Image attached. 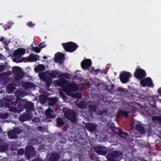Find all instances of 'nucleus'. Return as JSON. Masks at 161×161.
Segmentation results:
<instances>
[{
	"label": "nucleus",
	"instance_id": "obj_1",
	"mask_svg": "<svg viewBox=\"0 0 161 161\" xmlns=\"http://www.w3.org/2000/svg\"><path fill=\"white\" fill-rule=\"evenodd\" d=\"M62 45L65 51L70 53L74 52L78 47L76 43L71 42L63 43Z\"/></svg>",
	"mask_w": 161,
	"mask_h": 161
},
{
	"label": "nucleus",
	"instance_id": "obj_2",
	"mask_svg": "<svg viewBox=\"0 0 161 161\" xmlns=\"http://www.w3.org/2000/svg\"><path fill=\"white\" fill-rule=\"evenodd\" d=\"M78 89L77 85L75 83H71L67 84L63 88V91L66 92L67 95L71 96V93L73 92Z\"/></svg>",
	"mask_w": 161,
	"mask_h": 161
},
{
	"label": "nucleus",
	"instance_id": "obj_3",
	"mask_svg": "<svg viewBox=\"0 0 161 161\" xmlns=\"http://www.w3.org/2000/svg\"><path fill=\"white\" fill-rule=\"evenodd\" d=\"M12 71L14 75V78L18 80L23 78L24 74L21 68L19 66H14L12 68Z\"/></svg>",
	"mask_w": 161,
	"mask_h": 161
},
{
	"label": "nucleus",
	"instance_id": "obj_4",
	"mask_svg": "<svg viewBox=\"0 0 161 161\" xmlns=\"http://www.w3.org/2000/svg\"><path fill=\"white\" fill-rule=\"evenodd\" d=\"M131 77L130 73L125 71L122 72L119 76L120 81L123 84L128 82L130 78Z\"/></svg>",
	"mask_w": 161,
	"mask_h": 161
},
{
	"label": "nucleus",
	"instance_id": "obj_5",
	"mask_svg": "<svg viewBox=\"0 0 161 161\" xmlns=\"http://www.w3.org/2000/svg\"><path fill=\"white\" fill-rule=\"evenodd\" d=\"M40 78L46 83V86L49 87L51 85L52 79L51 78L47 76L44 72L39 73L38 74Z\"/></svg>",
	"mask_w": 161,
	"mask_h": 161
},
{
	"label": "nucleus",
	"instance_id": "obj_6",
	"mask_svg": "<svg viewBox=\"0 0 161 161\" xmlns=\"http://www.w3.org/2000/svg\"><path fill=\"white\" fill-rule=\"evenodd\" d=\"M146 75L145 70L142 69H136L134 73V76L136 79H142L144 78Z\"/></svg>",
	"mask_w": 161,
	"mask_h": 161
},
{
	"label": "nucleus",
	"instance_id": "obj_7",
	"mask_svg": "<svg viewBox=\"0 0 161 161\" xmlns=\"http://www.w3.org/2000/svg\"><path fill=\"white\" fill-rule=\"evenodd\" d=\"M95 151L98 155L105 156L107 153V151L105 147L97 145L94 147Z\"/></svg>",
	"mask_w": 161,
	"mask_h": 161
},
{
	"label": "nucleus",
	"instance_id": "obj_8",
	"mask_svg": "<svg viewBox=\"0 0 161 161\" xmlns=\"http://www.w3.org/2000/svg\"><path fill=\"white\" fill-rule=\"evenodd\" d=\"M141 85L143 87L147 86H152L153 85V83L150 77H147L140 81Z\"/></svg>",
	"mask_w": 161,
	"mask_h": 161
},
{
	"label": "nucleus",
	"instance_id": "obj_9",
	"mask_svg": "<svg viewBox=\"0 0 161 161\" xmlns=\"http://www.w3.org/2000/svg\"><path fill=\"white\" fill-rule=\"evenodd\" d=\"M67 118L71 122L75 124L76 123L77 121L76 118V114L74 111H69L67 113Z\"/></svg>",
	"mask_w": 161,
	"mask_h": 161
},
{
	"label": "nucleus",
	"instance_id": "obj_10",
	"mask_svg": "<svg viewBox=\"0 0 161 161\" xmlns=\"http://www.w3.org/2000/svg\"><path fill=\"white\" fill-rule=\"evenodd\" d=\"M34 148L32 146L29 145L26 146L25 149V156L28 158H30L34 153Z\"/></svg>",
	"mask_w": 161,
	"mask_h": 161
},
{
	"label": "nucleus",
	"instance_id": "obj_11",
	"mask_svg": "<svg viewBox=\"0 0 161 161\" xmlns=\"http://www.w3.org/2000/svg\"><path fill=\"white\" fill-rule=\"evenodd\" d=\"M92 62L91 59H86L83 60L81 63V66L83 69H86L91 66Z\"/></svg>",
	"mask_w": 161,
	"mask_h": 161
},
{
	"label": "nucleus",
	"instance_id": "obj_12",
	"mask_svg": "<svg viewBox=\"0 0 161 161\" xmlns=\"http://www.w3.org/2000/svg\"><path fill=\"white\" fill-rule=\"evenodd\" d=\"M64 55L62 53H57L55 55L54 60L56 63L58 62L60 64L63 63L62 61L64 60Z\"/></svg>",
	"mask_w": 161,
	"mask_h": 161
},
{
	"label": "nucleus",
	"instance_id": "obj_13",
	"mask_svg": "<svg viewBox=\"0 0 161 161\" xmlns=\"http://www.w3.org/2000/svg\"><path fill=\"white\" fill-rule=\"evenodd\" d=\"M20 134L19 131L17 129H15L8 133V135L9 137L11 139H16L17 138V134Z\"/></svg>",
	"mask_w": 161,
	"mask_h": 161
},
{
	"label": "nucleus",
	"instance_id": "obj_14",
	"mask_svg": "<svg viewBox=\"0 0 161 161\" xmlns=\"http://www.w3.org/2000/svg\"><path fill=\"white\" fill-rule=\"evenodd\" d=\"M118 132L114 131V132L119 136L121 138H124L128 136L129 135L127 132H124L123 131V129L120 128H118L117 129Z\"/></svg>",
	"mask_w": 161,
	"mask_h": 161
},
{
	"label": "nucleus",
	"instance_id": "obj_15",
	"mask_svg": "<svg viewBox=\"0 0 161 161\" xmlns=\"http://www.w3.org/2000/svg\"><path fill=\"white\" fill-rule=\"evenodd\" d=\"M87 129L91 132H93L96 130L97 125L93 123H89L86 125Z\"/></svg>",
	"mask_w": 161,
	"mask_h": 161
},
{
	"label": "nucleus",
	"instance_id": "obj_16",
	"mask_svg": "<svg viewBox=\"0 0 161 161\" xmlns=\"http://www.w3.org/2000/svg\"><path fill=\"white\" fill-rule=\"evenodd\" d=\"M39 60V56L38 55L31 54L28 57V61L30 62H36Z\"/></svg>",
	"mask_w": 161,
	"mask_h": 161
},
{
	"label": "nucleus",
	"instance_id": "obj_17",
	"mask_svg": "<svg viewBox=\"0 0 161 161\" xmlns=\"http://www.w3.org/2000/svg\"><path fill=\"white\" fill-rule=\"evenodd\" d=\"M22 87L25 89L34 88L35 85L30 82H24L21 84Z\"/></svg>",
	"mask_w": 161,
	"mask_h": 161
},
{
	"label": "nucleus",
	"instance_id": "obj_18",
	"mask_svg": "<svg viewBox=\"0 0 161 161\" xmlns=\"http://www.w3.org/2000/svg\"><path fill=\"white\" fill-rule=\"evenodd\" d=\"M25 50L23 48H19L15 50L14 55L15 57L23 55L25 53Z\"/></svg>",
	"mask_w": 161,
	"mask_h": 161
},
{
	"label": "nucleus",
	"instance_id": "obj_19",
	"mask_svg": "<svg viewBox=\"0 0 161 161\" xmlns=\"http://www.w3.org/2000/svg\"><path fill=\"white\" fill-rule=\"evenodd\" d=\"M107 156L109 159L113 160L118 158L119 155L118 152L114 151L112 152L110 154H108Z\"/></svg>",
	"mask_w": 161,
	"mask_h": 161
},
{
	"label": "nucleus",
	"instance_id": "obj_20",
	"mask_svg": "<svg viewBox=\"0 0 161 161\" xmlns=\"http://www.w3.org/2000/svg\"><path fill=\"white\" fill-rule=\"evenodd\" d=\"M25 108H26V111L28 113H30L32 111H35L34 104L31 102L27 103L26 105Z\"/></svg>",
	"mask_w": 161,
	"mask_h": 161
},
{
	"label": "nucleus",
	"instance_id": "obj_21",
	"mask_svg": "<svg viewBox=\"0 0 161 161\" xmlns=\"http://www.w3.org/2000/svg\"><path fill=\"white\" fill-rule=\"evenodd\" d=\"M45 69V66L42 64H39L35 66L34 68V70L36 73L42 71L44 70Z\"/></svg>",
	"mask_w": 161,
	"mask_h": 161
},
{
	"label": "nucleus",
	"instance_id": "obj_22",
	"mask_svg": "<svg viewBox=\"0 0 161 161\" xmlns=\"http://www.w3.org/2000/svg\"><path fill=\"white\" fill-rule=\"evenodd\" d=\"M53 110L50 108H48L45 111V114L47 118H53L54 116L52 115Z\"/></svg>",
	"mask_w": 161,
	"mask_h": 161
},
{
	"label": "nucleus",
	"instance_id": "obj_23",
	"mask_svg": "<svg viewBox=\"0 0 161 161\" xmlns=\"http://www.w3.org/2000/svg\"><path fill=\"white\" fill-rule=\"evenodd\" d=\"M88 109L89 113L92 114L97 111V107L95 104H90L88 105Z\"/></svg>",
	"mask_w": 161,
	"mask_h": 161
},
{
	"label": "nucleus",
	"instance_id": "obj_24",
	"mask_svg": "<svg viewBox=\"0 0 161 161\" xmlns=\"http://www.w3.org/2000/svg\"><path fill=\"white\" fill-rule=\"evenodd\" d=\"M59 156L58 154L53 153L49 158V161H58Z\"/></svg>",
	"mask_w": 161,
	"mask_h": 161
},
{
	"label": "nucleus",
	"instance_id": "obj_25",
	"mask_svg": "<svg viewBox=\"0 0 161 161\" xmlns=\"http://www.w3.org/2000/svg\"><path fill=\"white\" fill-rule=\"evenodd\" d=\"M136 130L141 133L144 134L145 132L144 127L140 124H137L135 126Z\"/></svg>",
	"mask_w": 161,
	"mask_h": 161
},
{
	"label": "nucleus",
	"instance_id": "obj_26",
	"mask_svg": "<svg viewBox=\"0 0 161 161\" xmlns=\"http://www.w3.org/2000/svg\"><path fill=\"white\" fill-rule=\"evenodd\" d=\"M60 72L58 70H51L50 72H49L48 73V75L52 78H55L57 77V75H58Z\"/></svg>",
	"mask_w": 161,
	"mask_h": 161
},
{
	"label": "nucleus",
	"instance_id": "obj_27",
	"mask_svg": "<svg viewBox=\"0 0 161 161\" xmlns=\"http://www.w3.org/2000/svg\"><path fill=\"white\" fill-rule=\"evenodd\" d=\"M130 113L129 112L125 111L124 110L119 109L118 111L117 114L122 115H123L125 118H127L129 117V114Z\"/></svg>",
	"mask_w": 161,
	"mask_h": 161
},
{
	"label": "nucleus",
	"instance_id": "obj_28",
	"mask_svg": "<svg viewBox=\"0 0 161 161\" xmlns=\"http://www.w3.org/2000/svg\"><path fill=\"white\" fill-rule=\"evenodd\" d=\"M27 103L25 100H22L20 101L18 105V106L19 109H23L25 108L26 105Z\"/></svg>",
	"mask_w": 161,
	"mask_h": 161
},
{
	"label": "nucleus",
	"instance_id": "obj_29",
	"mask_svg": "<svg viewBox=\"0 0 161 161\" xmlns=\"http://www.w3.org/2000/svg\"><path fill=\"white\" fill-rule=\"evenodd\" d=\"M15 88L12 84H9L7 86V90L8 92L9 93L14 92Z\"/></svg>",
	"mask_w": 161,
	"mask_h": 161
},
{
	"label": "nucleus",
	"instance_id": "obj_30",
	"mask_svg": "<svg viewBox=\"0 0 161 161\" xmlns=\"http://www.w3.org/2000/svg\"><path fill=\"white\" fill-rule=\"evenodd\" d=\"M57 102V99L55 97H51L49 98L48 105L49 106H54Z\"/></svg>",
	"mask_w": 161,
	"mask_h": 161
},
{
	"label": "nucleus",
	"instance_id": "obj_31",
	"mask_svg": "<svg viewBox=\"0 0 161 161\" xmlns=\"http://www.w3.org/2000/svg\"><path fill=\"white\" fill-rule=\"evenodd\" d=\"M56 123L57 126L58 127H61L63 125L64 122L61 119V118L60 117H58L56 119Z\"/></svg>",
	"mask_w": 161,
	"mask_h": 161
},
{
	"label": "nucleus",
	"instance_id": "obj_32",
	"mask_svg": "<svg viewBox=\"0 0 161 161\" xmlns=\"http://www.w3.org/2000/svg\"><path fill=\"white\" fill-rule=\"evenodd\" d=\"M67 81L66 80H62L58 82V85L61 87L63 89V88L65 87L64 86L66 83Z\"/></svg>",
	"mask_w": 161,
	"mask_h": 161
},
{
	"label": "nucleus",
	"instance_id": "obj_33",
	"mask_svg": "<svg viewBox=\"0 0 161 161\" xmlns=\"http://www.w3.org/2000/svg\"><path fill=\"white\" fill-rule=\"evenodd\" d=\"M71 96L73 98H81L82 97V94L80 93L77 92L72 94Z\"/></svg>",
	"mask_w": 161,
	"mask_h": 161
},
{
	"label": "nucleus",
	"instance_id": "obj_34",
	"mask_svg": "<svg viewBox=\"0 0 161 161\" xmlns=\"http://www.w3.org/2000/svg\"><path fill=\"white\" fill-rule=\"evenodd\" d=\"M152 119L155 122L161 123V116H153L152 118Z\"/></svg>",
	"mask_w": 161,
	"mask_h": 161
},
{
	"label": "nucleus",
	"instance_id": "obj_35",
	"mask_svg": "<svg viewBox=\"0 0 161 161\" xmlns=\"http://www.w3.org/2000/svg\"><path fill=\"white\" fill-rule=\"evenodd\" d=\"M28 115L27 114H22L20 116L19 118V120L22 122L25 121L28 118Z\"/></svg>",
	"mask_w": 161,
	"mask_h": 161
},
{
	"label": "nucleus",
	"instance_id": "obj_36",
	"mask_svg": "<svg viewBox=\"0 0 161 161\" xmlns=\"http://www.w3.org/2000/svg\"><path fill=\"white\" fill-rule=\"evenodd\" d=\"M78 107L81 108H85L86 103L83 101H81L79 103L77 104Z\"/></svg>",
	"mask_w": 161,
	"mask_h": 161
},
{
	"label": "nucleus",
	"instance_id": "obj_37",
	"mask_svg": "<svg viewBox=\"0 0 161 161\" xmlns=\"http://www.w3.org/2000/svg\"><path fill=\"white\" fill-rule=\"evenodd\" d=\"M31 51H34L36 53H40L41 51V49L38 47H33L31 48Z\"/></svg>",
	"mask_w": 161,
	"mask_h": 161
},
{
	"label": "nucleus",
	"instance_id": "obj_38",
	"mask_svg": "<svg viewBox=\"0 0 161 161\" xmlns=\"http://www.w3.org/2000/svg\"><path fill=\"white\" fill-rule=\"evenodd\" d=\"M101 70L100 69H94V67H93L91 69V72L93 74H97Z\"/></svg>",
	"mask_w": 161,
	"mask_h": 161
},
{
	"label": "nucleus",
	"instance_id": "obj_39",
	"mask_svg": "<svg viewBox=\"0 0 161 161\" xmlns=\"http://www.w3.org/2000/svg\"><path fill=\"white\" fill-rule=\"evenodd\" d=\"M46 97L44 95H41L39 97V100L41 103H44L46 99Z\"/></svg>",
	"mask_w": 161,
	"mask_h": 161
},
{
	"label": "nucleus",
	"instance_id": "obj_40",
	"mask_svg": "<svg viewBox=\"0 0 161 161\" xmlns=\"http://www.w3.org/2000/svg\"><path fill=\"white\" fill-rule=\"evenodd\" d=\"M7 150V147L6 145L0 146V152H4Z\"/></svg>",
	"mask_w": 161,
	"mask_h": 161
},
{
	"label": "nucleus",
	"instance_id": "obj_41",
	"mask_svg": "<svg viewBox=\"0 0 161 161\" xmlns=\"http://www.w3.org/2000/svg\"><path fill=\"white\" fill-rule=\"evenodd\" d=\"M35 25V23H33L31 21H30L28 22L26 24L27 25L31 28L34 27Z\"/></svg>",
	"mask_w": 161,
	"mask_h": 161
},
{
	"label": "nucleus",
	"instance_id": "obj_42",
	"mask_svg": "<svg viewBox=\"0 0 161 161\" xmlns=\"http://www.w3.org/2000/svg\"><path fill=\"white\" fill-rule=\"evenodd\" d=\"M8 117V114L1 113L0 114V118L3 119H5L7 118Z\"/></svg>",
	"mask_w": 161,
	"mask_h": 161
},
{
	"label": "nucleus",
	"instance_id": "obj_43",
	"mask_svg": "<svg viewBox=\"0 0 161 161\" xmlns=\"http://www.w3.org/2000/svg\"><path fill=\"white\" fill-rule=\"evenodd\" d=\"M17 153L19 155H22L24 153V149L22 148L19 149L18 150Z\"/></svg>",
	"mask_w": 161,
	"mask_h": 161
},
{
	"label": "nucleus",
	"instance_id": "obj_44",
	"mask_svg": "<svg viewBox=\"0 0 161 161\" xmlns=\"http://www.w3.org/2000/svg\"><path fill=\"white\" fill-rule=\"evenodd\" d=\"M149 104L152 107H155V108L156 101L155 100H152L149 102Z\"/></svg>",
	"mask_w": 161,
	"mask_h": 161
},
{
	"label": "nucleus",
	"instance_id": "obj_45",
	"mask_svg": "<svg viewBox=\"0 0 161 161\" xmlns=\"http://www.w3.org/2000/svg\"><path fill=\"white\" fill-rule=\"evenodd\" d=\"M59 76L65 77L67 79H69V75L68 73H67L66 74H61L60 75H59Z\"/></svg>",
	"mask_w": 161,
	"mask_h": 161
},
{
	"label": "nucleus",
	"instance_id": "obj_46",
	"mask_svg": "<svg viewBox=\"0 0 161 161\" xmlns=\"http://www.w3.org/2000/svg\"><path fill=\"white\" fill-rule=\"evenodd\" d=\"M12 27V25H3V27L5 29V31H6L7 29H9L11 28Z\"/></svg>",
	"mask_w": 161,
	"mask_h": 161
},
{
	"label": "nucleus",
	"instance_id": "obj_47",
	"mask_svg": "<svg viewBox=\"0 0 161 161\" xmlns=\"http://www.w3.org/2000/svg\"><path fill=\"white\" fill-rule=\"evenodd\" d=\"M19 101V100H18V101L17 100L16 101L14 102H11L10 101L9 102L11 103V105L15 106L17 103H18Z\"/></svg>",
	"mask_w": 161,
	"mask_h": 161
},
{
	"label": "nucleus",
	"instance_id": "obj_48",
	"mask_svg": "<svg viewBox=\"0 0 161 161\" xmlns=\"http://www.w3.org/2000/svg\"><path fill=\"white\" fill-rule=\"evenodd\" d=\"M44 43V42L41 43L39 45V47H40V48H41V49L44 47L46 45V44L43 45Z\"/></svg>",
	"mask_w": 161,
	"mask_h": 161
},
{
	"label": "nucleus",
	"instance_id": "obj_49",
	"mask_svg": "<svg viewBox=\"0 0 161 161\" xmlns=\"http://www.w3.org/2000/svg\"><path fill=\"white\" fill-rule=\"evenodd\" d=\"M119 91L120 92H125V89L121 87H119L118 89Z\"/></svg>",
	"mask_w": 161,
	"mask_h": 161
},
{
	"label": "nucleus",
	"instance_id": "obj_50",
	"mask_svg": "<svg viewBox=\"0 0 161 161\" xmlns=\"http://www.w3.org/2000/svg\"><path fill=\"white\" fill-rule=\"evenodd\" d=\"M136 111V109L134 107H132V108L131 109V111L129 112L130 113H134Z\"/></svg>",
	"mask_w": 161,
	"mask_h": 161
},
{
	"label": "nucleus",
	"instance_id": "obj_51",
	"mask_svg": "<svg viewBox=\"0 0 161 161\" xmlns=\"http://www.w3.org/2000/svg\"><path fill=\"white\" fill-rule=\"evenodd\" d=\"M5 69V67L3 65L0 66V72L3 71Z\"/></svg>",
	"mask_w": 161,
	"mask_h": 161
},
{
	"label": "nucleus",
	"instance_id": "obj_52",
	"mask_svg": "<svg viewBox=\"0 0 161 161\" xmlns=\"http://www.w3.org/2000/svg\"><path fill=\"white\" fill-rule=\"evenodd\" d=\"M10 110H11V111H13L16 112L17 109L15 107H14L12 108H11Z\"/></svg>",
	"mask_w": 161,
	"mask_h": 161
},
{
	"label": "nucleus",
	"instance_id": "obj_53",
	"mask_svg": "<svg viewBox=\"0 0 161 161\" xmlns=\"http://www.w3.org/2000/svg\"><path fill=\"white\" fill-rule=\"evenodd\" d=\"M103 112L102 111H98L97 114L98 115H103Z\"/></svg>",
	"mask_w": 161,
	"mask_h": 161
},
{
	"label": "nucleus",
	"instance_id": "obj_54",
	"mask_svg": "<svg viewBox=\"0 0 161 161\" xmlns=\"http://www.w3.org/2000/svg\"><path fill=\"white\" fill-rule=\"evenodd\" d=\"M4 40V37L3 36H1L0 39V42H3Z\"/></svg>",
	"mask_w": 161,
	"mask_h": 161
},
{
	"label": "nucleus",
	"instance_id": "obj_55",
	"mask_svg": "<svg viewBox=\"0 0 161 161\" xmlns=\"http://www.w3.org/2000/svg\"><path fill=\"white\" fill-rule=\"evenodd\" d=\"M33 161H42V160L40 159L37 158L33 160Z\"/></svg>",
	"mask_w": 161,
	"mask_h": 161
},
{
	"label": "nucleus",
	"instance_id": "obj_56",
	"mask_svg": "<svg viewBox=\"0 0 161 161\" xmlns=\"http://www.w3.org/2000/svg\"><path fill=\"white\" fill-rule=\"evenodd\" d=\"M158 93H159L160 95H161V88H160L158 89Z\"/></svg>",
	"mask_w": 161,
	"mask_h": 161
},
{
	"label": "nucleus",
	"instance_id": "obj_57",
	"mask_svg": "<svg viewBox=\"0 0 161 161\" xmlns=\"http://www.w3.org/2000/svg\"><path fill=\"white\" fill-rule=\"evenodd\" d=\"M61 161H72V160L71 159H64V160H62Z\"/></svg>",
	"mask_w": 161,
	"mask_h": 161
},
{
	"label": "nucleus",
	"instance_id": "obj_58",
	"mask_svg": "<svg viewBox=\"0 0 161 161\" xmlns=\"http://www.w3.org/2000/svg\"><path fill=\"white\" fill-rule=\"evenodd\" d=\"M3 101L1 100L0 99V107L2 106H3Z\"/></svg>",
	"mask_w": 161,
	"mask_h": 161
},
{
	"label": "nucleus",
	"instance_id": "obj_59",
	"mask_svg": "<svg viewBox=\"0 0 161 161\" xmlns=\"http://www.w3.org/2000/svg\"><path fill=\"white\" fill-rule=\"evenodd\" d=\"M114 87V84H112V85L111 86V90H113V88Z\"/></svg>",
	"mask_w": 161,
	"mask_h": 161
},
{
	"label": "nucleus",
	"instance_id": "obj_60",
	"mask_svg": "<svg viewBox=\"0 0 161 161\" xmlns=\"http://www.w3.org/2000/svg\"><path fill=\"white\" fill-rule=\"evenodd\" d=\"M38 128L39 129H40V130H42L43 128V127L41 126H39L38 127Z\"/></svg>",
	"mask_w": 161,
	"mask_h": 161
},
{
	"label": "nucleus",
	"instance_id": "obj_61",
	"mask_svg": "<svg viewBox=\"0 0 161 161\" xmlns=\"http://www.w3.org/2000/svg\"><path fill=\"white\" fill-rule=\"evenodd\" d=\"M6 106H8V107H9L10 106V104L9 103H6Z\"/></svg>",
	"mask_w": 161,
	"mask_h": 161
},
{
	"label": "nucleus",
	"instance_id": "obj_62",
	"mask_svg": "<svg viewBox=\"0 0 161 161\" xmlns=\"http://www.w3.org/2000/svg\"><path fill=\"white\" fill-rule=\"evenodd\" d=\"M42 58H43V59H46V58H47V56H43V57H42Z\"/></svg>",
	"mask_w": 161,
	"mask_h": 161
},
{
	"label": "nucleus",
	"instance_id": "obj_63",
	"mask_svg": "<svg viewBox=\"0 0 161 161\" xmlns=\"http://www.w3.org/2000/svg\"><path fill=\"white\" fill-rule=\"evenodd\" d=\"M18 161H25V160H24V159H21L20 160H18Z\"/></svg>",
	"mask_w": 161,
	"mask_h": 161
},
{
	"label": "nucleus",
	"instance_id": "obj_64",
	"mask_svg": "<svg viewBox=\"0 0 161 161\" xmlns=\"http://www.w3.org/2000/svg\"><path fill=\"white\" fill-rule=\"evenodd\" d=\"M153 114H156V113H155V111L154 110L153 111Z\"/></svg>",
	"mask_w": 161,
	"mask_h": 161
}]
</instances>
